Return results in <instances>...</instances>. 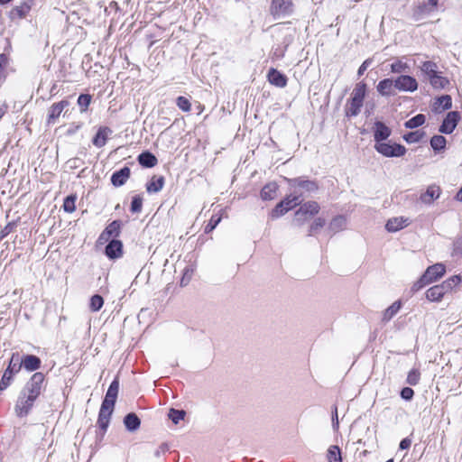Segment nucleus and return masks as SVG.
<instances>
[{"label": "nucleus", "instance_id": "1", "mask_svg": "<svg viewBox=\"0 0 462 462\" xmlns=\"http://www.w3.org/2000/svg\"><path fill=\"white\" fill-rule=\"evenodd\" d=\"M119 392V379L116 377L110 383L106 396L101 403V407L98 412V418L97 425L100 430V433L97 435V439L102 440L105 433L110 423V419L114 411V407L117 399Z\"/></svg>", "mask_w": 462, "mask_h": 462}, {"label": "nucleus", "instance_id": "2", "mask_svg": "<svg viewBox=\"0 0 462 462\" xmlns=\"http://www.w3.org/2000/svg\"><path fill=\"white\" fill-rule=\"evenodd\" d=\"M461 282L460 275H453L442 283L429 288L426 291V298L430 301H439L445 294L450 292Z\"/></svg>", "mask_w": 462, "mask_h": 462}, {"label": "nucleus", "instance_id": "3", "mask_svg": "<svg viewBox=\"0 0 462 462\" xmlns=\"http://www.w3.org/2000/svg\"><path fill=\"white\" fill-rule=\"evenodd\" d=\"M284 180L291 190L303 192V197L314 193L319 189V184L316 180H308L304 176L292 179L285 178Z\"/></svg>", "mask_w": 462, "mask_h": 462}, {"label": "nucleus", "instance_id": "4", "mask_svg": "<svg viewBox=\"0 0 462 462\" xmlns=\"http://www.w3.org/2000/svg\"><path fill=\"white\" fill-rule=\"evenodd\" d=\"M20 371L21 365H19V353H13L8 365L0 380V392H4L12 384L15 374H17Z\"/></svg>", "mask_w": 462, "mask_h": 462}, {"label": "nucleus", "instance_id": "5", "mask_svg": "<svg viewBox=\"0 0 462 462\" xmlns=\"http://www.w3.org/2000/svg\"><path fill=\"white\" fill-rule=\"evenodd\" d=\"M320 207L316 201H307L300 206L295 212L294 222L298 226H302L310 217H314L319 212Z\"/></svg>", "mask_w": 462, "mask_h": 462}, {"label": "nucleus", "instance_id": "6", "mask_svg": "<svg viewBox=\"0 0 462 462\" xmlns=\"http://www.w3.org/2000/svg\"><path fill=\"white\" fill-rule=\"evenodd\" d=\"M294 5L292 0H272L270 14L275 19H281L292 14Z\"/></svg>", "mask_w": 462, "mask_h": 462}, {"label": "nucleus", "instance_id": "7", "mask_svg": "<svg viewBox=\"0 0 462 462\" xmlns=\"http://www.w3.org/2000/svg\"><path fill=\"white\" fill-rule=\"evenodd\" d=\"M374 149L378 153L384 157H402L407 152L405 146L400 143H391L386 142L375 143Z\"/></svg>", "mask_w": 462, "mask_h": 462}, {"label": "nucleus", "instance_id": "8", "mask_svg": "<svg viewBox=\"0 0 462 462\" xmlns=\"http://www.w3.org/2000/svg\"><path fill=\"white\" fill-rule=\"evenodd\" d=\"M45 375L42 372H36L31 376L22 391L37 399L42 393Z\"/></svg>", "mask_w": 462, "mask_h": 462}, {"label": "nucleus", "instance_id": "9", "mask_svg": "<svg viewBox=\"0 0 462 462\" xmlns=\"http://www.w3.org/2000/svg\"><path fill=\"white\" fill-rule=\"evenodd\" d=\"M36 398L21 391L14 407L17 416L21 418L27 416L33 407Z\"/></svg>", "mask_w": 462, "mask_h": 462}, {"label": "nucleus", "instance_id": "10", "mask_svg": "<svg viewBox=\"0 0 462 462\" xmlns=\"http://www.w3.org/2000/svg\"><path fill=\"white\" fill-rule=\"evenodd\" d=\"M396 90L402 92H414L418 89V82L410 75H400L394 79Z\"/></svg>", "mask_w": 462, "mask_h": 462}, {"label": "nucleus", "instance_id": "11", "mask_svg": "<svg viewBox=\"0 0 462 462\" xmlns=\"http://www.w3.org/2000/svg\"><path fill=\"white\" fill-rule=\"evenodd\" d=\"M460 120V115L457 111H450L447 114L443 119L439 131L441 134H449L457 127L458 121Z\"/></svg>", "mask_w": 462, "mask_h": 462}, {"label": "nucleus", "instance_id": "12", "mask_svg": "<svg viewBox=\"0 0 462 462\" xmlns=\"http://www.w3.org/2000/svg\"><path fill=\"white\" fill-rule=\"evenodd\" d=\"M34 4H35L34 0H23L20 5L14 6L9 12L10 19L15 20V19L25 18L27 16V14L30 13V11L32 10Z\"/></svg>", "mask_w": 462, "mask_h": 462}, {"label": "nucleus", "instance_id": "13", "mask_svg": "<svg viewBox=\"0 0 462 462\" xmlns=\"http://www.w3.org/2000/svg\"><path fill=\"white\" fill-rule=\"evenodd\" d=\"M375 143L385 142L392 134V130L383 122L375 121L373 127Z\"/></svg>", "mask_w": 462, "mask_h": 462}, {"label": "nucleus", "instance_id": "14", "mask_svg": "<svg viewBox=\"0 0 462 462\" xmlns=\"http://www.w3.org/2000/svg\"><path fill=\"white\" fill-rule=\"evenodd\" d=\"M376 90L381 96L386 97L396 95L394 79L390 78L382 79L377 84Z\"/></svg>", "mask_w": 462, "mask_h": 462}, {"label": "nucleus", "instance_id": "15", "mask_svg": "<svg viewBox=\"0 0 462 462\" xmlns=\"http://www.w3.org/2000/svg\"><path fill=\"white\" fill-rule=\"evenodd\" d=\"M19 365L28 372H33L41 367L42 361L37 356L25 355L22 358L19 356Z\"/></svg>", "mask_w": 462, "mask_h": 462}, {"label": "nucleus", "instance_id": "16", "mask_svg": "<svg viewBox=\"0 0 462 462\" xmlns=\"http://www.w3.org/2000/svg\"><path fill=\"white\" fill-rule=\"evenodd\" d=\"M446 273V267L442 263H435L429 266L424 272V278H427L429 283H431L442 277Z\"/></svg>", "mask_w": 462, "mask_h": 462}, {"label": "nucleus", "instance_id": "17", "mask_svg": "<svg viewBox=\"0 0 462 462\" xmlns=\"http://www.w3.org/2000/svg\"><path fill=\"white\" fill-rule=\"evenodd\" d=\"M69 102L68 100H61L60 102L54 103L49 109L47 123L48 125L54 124L56 119L59 118L62 111L68 107Z\"/></svg>", "mask_w": 462, "mask_h": 462}, {"label": "nucleus", "instance_id": "18", "mask_svg": "<svg viewBox=\"0 0 462 462\" xmlns=\"http://www.w3.org/2000/svg\"><path fill=\"white\" fill-rule=\"evenodd\" d=\"M105 254L109 259H117L123 254V243L117 239H112L105 248Z\"/></svg>", "mask_w": 462, "mask_h": 462}, {"label": "nucleus", "instance_id": "19", "mask_svg": "<svg viewBox=\"0 0 462 462\" xmlns=\"http://www.w3.org/2000/svg\"><path fill=\"white\" fill-rule=\"evenodd\" d=\"M113 131L108 126H100L97 134L92 139V143L97 148H102L106 145L108 136L112 134Z\"/></svg>", "mask_w": 462, "mask_h": 462}, {"label": "nucleus", "instance_id": "20", "mask_svg": "<svg viewBox=\"0 0 462 462\" xmlns=\"http://www.w3.org/2000/svg\"><path fill=\"white\" fill-rule=\"evenodd\" d=\"M303 200V192H298V190H291V193L287 195L281 203L289 211L294 207L300 205Z\"/></svg>", "mask_w": 462, "mask_h": 462}, {"label": "nucleus", "instance_id": "21", "mask_svg": "<svg viewBox=\"0 0 462 462\" xmlns=\"http://www.w3.org/2000/svg\"><path fill=\"white\" fill-rule=\"evenodd\" d=\"M131 171L127 166L123 167L119 171H116L111 176V183L115 187L123 186L130 178Z\"/></svg>", "mask_w": 462, "mask_h": 462}, {"label": "nucleus", "instance_id": "22", "mask_svg": "<svg viewBox=\"0 0 462 462\" xmlns=\"http://www.w3.org/2000/svg\"><path fill=\"white\" fill-rule=\"evenodd\" d=\"M268 81L278 88H284L287 85V77L275 69H270L267 74Z\"/></svg>", "mask_w": 462, "mask_h": 462}, {"label": "nucleus", "instance_id": "23", "mask_svg": "<svg viewBox=\"0 0 462 462\" xmlns=\"http://www.w3.org/2000/svg\"><path fill=\"white\" fill-rule=\"evenodd\" d=\"M410 224V219L403 217L390 218L385 225V228L388 232H397Z\"/></svg>", "mask_w": 462, "mask_h": 462}, {"label": "nucleus", "instance_id": "24", "mask_svg": "<svg viewBox=\"0 0 462 462\" xmlns=\"http://www.w3.org/2000/svg\"><path fill=\"white\" fill-rule=\"evenodd\" d=\"M439 195H440L439 187L431 185V186L428 187L427 190L420 195V199L421 200V202H423L425 204H430L435 199H439Z\"/></svg>", "mask_w": 462, "mask_h": 462}, {"label": "nucleus", "instance_id": "25", "mask_svg": "<svg viewBox=\"0 0 462 462\" xmlns=\"http://www.w3.org/2000/svg\"><path fill=\"white\" fill-rule=\"evenodd\" d=\"M124 425L128 431L134 432L140 428L141 420L134 412H130L125 416Z\"/></svg>", "mask_w": 462, "mask_h": 462}, {"label": "nucleus", "instance_id": "26", "mask_svg": "<svg viewBox=\"0 0 462 462\" xmlns=\"http://www.w3.org/2000/svg\"><path fill=\"white\" fill-rule=\"evenodd\" d=\"M364 105V102L351 97L346 106V116L348 117L356 116Z\"/></svg>", "mask_w": 462, "mask_h": 462}, {"label": "nucleus", "instance_id": "27", "mask_svg": "<svg viewBox=\"0 0 462 462\" xmlns=\"http://www.w3.org/2000/svg\"><path fill=\"white\" fill-rule=\"evenodd\" d=\"M137 161L140 165L145 168H152L158 162L156 156L148 151L140 153L138 155Z\"/></svg>", "mask_w": 462, "mask_h": 462}, {"label": "nucleus", "instance_id": "28", "mask_svg": "<svg viewBox=\"0 0 462 462\" xmlns=\"http://www.w3.org/2000/svg\"><path fill=\"white\" fill-rule=\"evenodd\" d=\"M278 185L275 182L265 184L261 189L260 196L263 200H272L275 198Z\"/></svg>", "mask_w": 462, "mask_h": 462}, {"label": "nucleus", "instance_id": "29", "mask_svg": "<svg viewBox=\"0 0 462 462\" xmlns=\"http://www.w3.org/2000/svg\"><path fill=\"white\" fill-rule=\"evenodd\" d=\"M164 177L163 176H152L151 180L146 183V190L148 193H157L161 191L164 186Z\"/></svg>", "mask_w": 462, "mask_h": 462}, {"label": "nucleus", "instance_id": "30", "mask_svg": "<svg viewBox=\"0 0 462 462\" xmlns=\"http://www.w3.org/2000/svg\"><path fill=\"white\" fill-rule=\"evenodd\" d=\"M346 226V218L344 216L335 217L329 223L328 229L333 233H337Z\"/></svg>", "mask_w": 462, "mask_h": 462}, {"label": "nucleus", "instance_id": "31", "mask_svg": "<svg viewBox=\"0 0 462 462\" xmlns=\"http://www.w3.org/2000/svg\"><path fill=\"white\" fill-rule=\"evenodd\" d=\"M391 72L394 74L407 73L410 71V65L402 60L397 59L391 64Z\"/></svg>", "mask_w": 462, "mask_h": 462}, {"label": "nucleus", "instance_id": "32", "mask_svg": "<svg viewBox=\"0 0 462 462\" xmlns=\"http://www.w3.org/2000/svg\"><path fill=\"white\" fill-rule=\"evenodd\" d=\"M430 146L438 153L445 150L447 140L443 135H434L430 139Z\"/></svg>", "mask_w": 462, "mask_h": 462}, {"label": "nucleus", "instance_id": "33", "mask_svg": "<svg viewBox=\"0 0 462 462\" xmlns=\"http://www.w3.org/2000/svg\"><path fill=\"white\" fill-rule=\"evenodd\" d=\"M122 223L120 220L112 221L103 231L109 237H117L121 233Z\"/></svg>", "mask_w": 462, "mask_h": 462}, {"label": "nucleus", "instance_id": "34", "mask_svg": "<svg viewBox=\"0 0 462 462\" xmlns=\"http://www.w3.org/2000/svg\"><path fill=\"white\" fill-rule=\"evenodd\" d=\"M438 66L435 62L427 60L420 67L421 71L428 77L429 80L438 74Z\"/></svg>", "mask_w": 462, "mask_h": 462}, {"label": "nucleus", "instance_id": "35", "mask_svg": "<svg viewBox=\"0 0 462 462\" xmlns=\"http://www.w3.org/2000/svg\"><path fill=\"white\" fill-rule=\"evenodd\" d=\"M426 121V117L423 114H418L411 117V119L407 120L404 123V126L408 129H414L420 125H422Z\"/></svg>", "mask_w": 462, "mask_h": 462}, {"label": "nucleus", "instance_id": "36", "mask_svg": "<svg viewBox=\"0 0 462 462\" xmlns=\"http://www.w3.org/2000/svg\"><path fill=\"white\" fill-rule=\"evenodd\" d=\"M402 307V303L400 300L394 301L391 306H389L383 313V320L389 321L397 314Z\"/></svg>", "mask_w": 462, "mask_h": 462}, {"label": "nucleus", "instance_id": "37", "mask_svg": "<svg viewBox=\"0 0 462 462\" xmlns=\"http://www.w3.org/2000/svg\"><path fill=\"white\" fill-rule=\"evenodd\" d=\"M430 83L436 89H443L449 84V80L438 73L430 79Z\"/></svg>", "mask_w": 462, "mask_h": 462}, {"label": "nucleus", "instance_id": "38", "mask_svg": "<svg viewBox=\"0 0 462 462\" xmlns=\"http://www.w3.org/2000/svg\"><path fill=\"white\" fill-rule=\"evenodd\" d=\"M425 133L420 130H417L414 132H409L403 135V140L408 143H419L424 137Z\"/></svg>", "mask_w": 462, "mask_h": 462}, {"label": "nucleus", "instance_id": "39", "mask_svg": "<svg viewBox=\"0 0 462 462\" xmlns=\"http://www.w3.org/2000/svg\"><path fill=\"white\" fill-rule=\"evenodd\" d=\"M366 94V84L363 81L357 83L351 94V97L364 102Z\"/></svg>", "mask_w": 462, "mask_h": 462}, {"label": "nucleus", "instance_id": "40", "mask_svg": "<svg viewBox=\"0 0 462 462\" xmlns=\"http://www.w3.org/2000/svg\"><path fill=\"white\" fill-rule=\"evenodd\" d=\"M439 0H428L419 5V11L422 14H428L437 9Z\"/></svg>", "mask_w": 462, "mask_h": 462}, {"label": "nucleus", "instance_id": "41", "mask_svg": "<svg viewBox=\"0 0 462 462\" xmlns=\"http://www.w3.org/2000/svg\"><path fill=\"white\" fill-rule=\"evenodd\" d=\"M328 462H342L341 451L338 446H330L328 450Z\"/></svg>", "mask_w": 462, "mask_h": 462}, {"label": "nucleus", "instance_id": "42", "mask_svg": "<svg viewBox=\"0 0 462 462\" xmlns=\"http://www.w3.org/2000/svg\"><path fill=\"white\" fill-rule=\"evenodd\" d=\"M104 305V299L99 294H95L90 298L89 309L92 312H97L101 310Z\"/></svg>", "mask_w": 462, "mask_h": 462}, {"label": "nucleus", "instance_id": "43", "mask_svg": "<svg viewBox=\"0 0 462 462\" xmlns=\"http://www.w3.org/2000/svg\"><path fill=\"white\" fill-rule=\"evenodd\" d=\"M76 195H69L64 199L62 208L65 212L72 213L76 210Z\"/></svg>", "mask_w": 462, "mask_h": 462}, {"label": "nucleus", "instance_id": "44", "mask_svg": "<svg viewBox=\"0 0 462 462\" xmlns=\"http://www.w3.org/2000/svg\"><path fill=\"white\" fill-rule=\"evenodd\" d=\"M222 219V216L219 214H213L208 223V225L205 226L204 232L206 234H208L212 232L217 226L220 223Z\"/></svg>", "mask_w": 462, "mask_h": 462}, {"label": "nucleus", "instance_id": "45", "mask_svg": "<svg viewBox=\"0 0 462 462\" xmlns=\"http://www.w3.org/2000/svg\"><path fill=\"white\" fill-rule=\"evenodd\" d=\"M420 380V372L417 368H412L407 375L406 383L410 385H417Z\"/></svg>", "mask_w": 462, "mask_h": 462}, {"label": "nucleus", "instance_id": "46", "mask_svg": "<svg viewBox=\"0 0 462 462\" xmlns=\"http://www.w3.org/2000/svg\"><path fill=\"white\" fill-rule=\"evenodd\" d=\"M186 415V412L185 411L183 410H176V409H170L169 411V418L171 420V421L174 423V424H178L180 420H182L184 419Z\"/></svg>", "mask_w": 462, "mask_h": 462}, {"label": "nucleus", "instance_id": "47", "mask_svg": "<svg viewBox=\"0 0 462 462\" xmlns=\"http://www.w3.org/2000/svg\"><path fill=\"white\" fill-rule=\"evenodd\" d=\"M92 97L89 94H80L78 97L77 103L80 107L81 112H85L90 105Z\"/></svg>", "mask_w": 462, "mask_h": 462}, {"label": "nucleus", "instance_id": "48", "mask_svg": "<svg viewBox=\"0 0 462 462\" xmlns=\"http://www.w3.org/2000/svg\"><path fill=\"white\" fill-rule=\"evenodd\" d=\"M143 208V198L135 195L132 198L130 210L132 213H140Z\"/></svg>", "mask_w": 462, "mask_h": 462}, {"label": "nucleus", "instance_id": "49", "mask_svg": "<svg viewBox=\"0 0 462 462\" xmlns=\"http://www.w3.org/2000/svg\"><path fill=\"white\" fill-rule=\"evenodd\" d=\"M176 105L183 112H189L191 109V104L189 100L182 96L177 97Z\"/></svg>", "mask_w": 462, "mask_h": 462}, {"label": "nucleus", "instance_id": "50", "mask_svg": "<svg viewBox=\"0 0 462 462\" xmlns=\"http://www.w3.org/2000/svg\"><path fill=\"white\" fill-rule=\"evenodd\" d=\"M326 224V221L322 217H317L314 222L310 225L308 236H313L318 230L322 228Z\"/></svg>", "mask_w": 462, "mask_h": 462}, {"label": "nucleus", "instance_id": "51", "mask_svg": "<svg viewBox=\"0 0 462 462\" xmlns=\"http://www.w3.org/2000/svg\"><path fill=\"white\" fill-rule=\"evenodd\" d=\"M193 273H194V267L193 266L189 265V266H186L184 268L183 275H182V277L180 279V285L181 286L188 285V283L191 280Z\"/></svg>", "mask_w": 462, "mask_h": 462}, {"label": "nucleus", "instance_id": "52", "mask_svg": "<svg viewBox=\"0 0 462 462\" xmlns=\"http://www.w3.org/2000/svg\"><path fill=\"white\" fill-rule=\"evenodd\" d=\"M289 41L286 40V38L283 41V46H277L273 49V56L275 59H282L283 58L287 46L289 45Z\"/></svg>", "mask_w": 462, "mask_h": 462}, {"label": "nucleus", "instance_id": "53", "mask_svg": "<svg viewBox=\"0 0 462 462\" xmlns=\"http://www.w3.org/2000/svg\"><path fill=\"white\" fill-rule=\"evenodd\" d=\"M436 104L441 106L444 110H447L452 106V98L449 95H444L437 98Z\"/></svg>", "mask_w": 462, "mask_h": 462}, {"label": "nucleus", "instance_id": "54", "mask_svg": "<svg viewBox=\"0 0 462 462\" xmlns=\"http://www.w3.org/2000/svg\"><path fill=\"white\" fill-rule=\"evenodd\" d=\"M288 210L282 206L281 201L271 211L270 216L273 219L278 218L287 213Z\"/></svg>", "mask_w": 462, "mask_h": 462}, {"label": "nucleus", "instance_id": "55", "mask_svg": "<svg viewBox=\"0 0 462 462\" xmlns=\"http://www.w3.org/2000/svg\"><path fill=\"white\" fill-rule=\"evenodd\" d=\"M452 255H462V235L457 236L453 243Z\"/></svg>", "mask_w": 462, "mask_h": 462}, {"label": "nucleus", "instance_id": "56", "mask_svg": "<svg viewBox=\"0 0 462 462\" xmlns=\"http://www.w3.org/2000/svg\"><path fill=\"white\" fill-rule=\"evenodd\" d=\"M428 284H430V283L427 281V278L426 279L424 278V273H423L421 275V277L412 284L411 291L417 292L418 291H420V289H422L423 287H425Z\"/></svg>", "mask_w": 462, "mask_h": 462}, {"label": "nucleus", "instance_id": "57", "mask_svg": "<svg viewBox=\"0 0 462 462\" xmlns=\"http://www.w3.org/2000/svg\"><path fill=\"white\" fill-rule=\"evenodd\" d=\"M8 63V57L6 54H0V82L5 79L4 70Z\"/></svg>", "mask_w": 462, "mask_h": 462}, {"label": "nucleus", "instance_id": "58", "mask_svg": "<svg viewBox=\"0 0 462 462\" xmlns=\"http://www.w3.org/2000/svg\"><path fill=\"white\" fill-rule=\"evenodd\" d=\"M16 227L15 222H9L1 231L0 233V238L3 239L5 236H7L10 233H12L14 228Z\"/></svg>", "mask_w": 462, "mask_h": 462}, {"label": "nucleus", "instance_id": "59", "mask_svg": "<svg viewBox=\"0 0 462 462\" xmlns=\"http://www.w3.org/2000/svg\"><path fill=\"white\" fill-rule=\"evenodd\" d=\"M414 391L410 387H404L401 391V397L405 401H411L413 398Z\"/></svg>", "mask_w": 462, "mask_h": 462}, {"label": "nucleus", "instance_id": "60", "mask_svg": "<svg viewBox=\"0 0 462 462\" xmlns=\"http://www.w3.org/2000/svg\"><path fill=\"white\" fill-rule=\"evenodd\" d=\"M84 164V161L79 158H72L68 161V165L70 169L79 168Z\"/></svg>", "mask_w": 462, "mask_h": 462}, {"label": "nucleus", "instance_id": "61", "mask_svg": "<svg viewBox=\"0 0 462 462\" xmlns=\"http://www.w3.org/2000/svg\"><path fill=\"white\" fill-rule=\"evenodd\" d=\"M332 426L335 430H337L339 426L337 406H334L332 410Z\"/></svg>", "mask_w": 462, "mask_h": 462}, {"label": "nucleus", "instance_id": "62", "mask_svg": "<svg viewBox=\"0 0 462 462\" xmlns=\"http://www.w3.org/2000/svg\"><path fill=\"white\" fill-rule=\"evenodd\" d=\"M411 445V439L407 437L401 440V442L399 444V448L401 450L409 449Z\"/></svg>", "mask_w": 462, "mask_h": 462}, {"label": "nucleus", "instance_id": "63", "mask_svg": "<svg viewBox=\"0 0 462 462\" xmlns=\"http://www.w3.org/2000/svg\"><path fill=\"white\" fill-rule=\"evenodd\" d=\"M371 63V60H365L362 64L361 66L359 67L358 70H357V75L358 76H362L365 71L367 69L368 66L370 65Z\"/></svg>", "mask_w": 462, "mask_h": 462}, {"label": "nucleus", "instance_id": "64", "mask_svg": "<svg viewBox=\"0 0 462 462\" xmlns=\"http://www.w3.org/2000/svg\"><path fill=\"white\" fill-rule=\"evenodd\" d=\"M168 450V445L163 443L154 452L155 457H159L161 455H163Z\"/></svg>", "mask_w": 462, "mask_h": 462}]
</instances>
